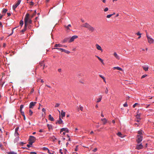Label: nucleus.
<instances>
[{"label":"nucleus","instance_id":"nucleus-35","mask_svg":"<svg viewBox=\"0 0 154 154\" xmlns=\"http://www.w3.org/2000/svg\"><path fill=\"white\" fill-rule=\"evenodd\" d=\"M27 3H29V4L30 5H34V3L32 1H31V2L27 1Z\"/></svg>","mask_w":154,"mask_h":154},{"label":"nucleus","instance_id":"nucleus-30","mask_svg":"<svg viewBox=\"0 0 154 154\" xmlns=\"http://www.w3.org/2000/svg\"><path fill=\"white\" fill-rule=\"evenodd\" d=\"M96 57H97L98 60H100L101 62H102L103 63V60L100 58L98 56H96Z\"/></svg>","mask_w":154,"mask_h":154},{"label":"nucleus","instance_id":"nucleus-28","mask_svg":"<svg viewBox=\"0 0 154 154\" xmlns=\"http://www.w3.org/2000/svg\"><path fill=\"white\" fill-rule=\"evenodd\" d=\"M63 46V45H61L60 44H56L54 46V47H62Z\"/></svg>","mask_w":154,"mask_h":154},{"label":"nucleus","instance_id":"nucleus-45","mask_svg":"<svg viewBox=\"0 0 154 154\" xmlns=\"http://www.w3.org/2000/svg\"><path fill=\"white\" fill-rule=\"evenodd\" d=\"M138 104L137 103H135L134 104L133 106V107L134 108L136 106L138 105Z\"/></svg>","mask_w":154,"mask_h":154},{"label":"nucleus","instance_id":"nucleus-36","mask_svg":"<svg viewBox=\"0 0 154 154\" xmlns=\"http://www.w3.org/2000/svg\"><path fill=\"white\" fill-rule=\"evenodd\" d=\"M114 14H115V13H114V14H111L108 15H107L106 16V17L107 18H110Z\"/></svg>","mask_w":154,"mask_h":154},{"label":"nucleus","instance_id":"nucleus-27","mask_svg":"<svg viewBox=\"0 0 154 154\" xmlns=\"http://www.w3.org/2000/svg\"><path fill=\"white\" fill-rule=\"evenodd\" d=\"M100 97L97 99V103H98L101 101L102 97V96L100 95Z\"/></svg>","mask_w":154,"mask_h":154},{"label":"nucleus","instance_id":"nucleus-57","mask_svg":"<svg viewBox=\"0 0 154 154\" xmlns=\"http://www.w3.org/2000/svg\"><path fill=\"white\" fill-rule=\"evenodd\" d=\"M97 150V148H95L94 150H93V151L94 152H96Z\"/></svg>","mask_w":154,"mask_h":154},{"label":"nucleus","instance_id":"nucleus-38","mask_svg":"<svg viewBox=\"0 0 154 154\" xmlns=\"http://www.w3.org/2000/svg\"><path fill=\"white\" fill-rule=\"evenodd\" d=\"M51 138L52 139V140L54 141L55 140H56V138L54 136H52V137H51Z\"/></svg>","mask_w":154,"mask_h":154},{"label":"nucleus","instance_id":"nucleus-6","mask_svg":"<svg viewBox=\"0 0 154 154\" xmlns=\"http://www.w3.org/2000/svg\"><path fill=\"white\" fill-rule=\"evenodd\" d=\"M147 39L148 42L150 44H152L154 42V39L150 37H148Z\"/></svg>","mask_w":154,"mask_h":154},{"label":"nucleus","instance_id":"nucleus-23","mask_svg":"<svg viewBox=\"0 0 154 154\" xmlns=\"http://www.w3.org/2000/svg\"><path fill=\"white\" fill-rule=\"evenodd\" d=\"M113 69H117L118 70H120V71H122V69L120 67H115L113 68Z\"/></svg>","mask_w":154,"mask_h":154},{"label":"nucleus","instance_id":"nucleus-47","mask_svg":"<svg viewBox=\"0 0 154 154\" xmlns=\"http://www.w3.org/2000/svg\"><path fill=\"white\" fill-rule=\"evenodd\" d=\"M147 75H146V74H145V75H143L142 77H141V79H143V78H144L145 77H146L147 76Z\"/></svg>","mask_w":154,"mask_h":154},{"label":"nucleus","instance_id":"nucleus-9","mask_svg":"<svg viewBox=\"0 0 154 154\" xmlns=\"http://www.w3.org/2000/svg\"><path fill=\"white\" fill-rule=\"evenodd\" d=\"M63 131H65L66 132L68 133L69 132V130L67 128H63L61 129L60 133H61V132Z\"/></svg>","mask_w":154,"mask_h":154},{"label":"nucleus","instance_id":"nucleus-50","mask_svg":"<svg viewBox=\"0 0 154 154\" xmlns=\"http://www.w3.org/2000/svg\"><path fill=\"white\" fill-rule=\"evenodd\" d=\"M20 2H21V0H18L17 1V4L19 5L20 4Z\"/></svg>","mask_w":154,"mask_h":154},{"label":"nucleus","instance_id":"nucleus-59","mask_svg":"<svg viewBox=\"0 0 154 154\" xmlns=\"http://www.w3.org/2000/svg\"><path fill=\"white\" fill-rule=\"evenodd\" d=\"M42 112H44L45 111V109L44 108H43L42 109Z\"/></svg>","mask_w":154,"mask_h":154},{"label":"nucleus","instance_id":"nucleus-41","mask_svg":"<svg viewBox=\"0 0 154 154\" xmlns=\"http://www.w3.org/2000/svg\"><path fill=\"white\" fill-rule=\"evenodd\" d=\"M34 142H33V141H30V140H29V144L30 145H32V144H33V143H34Z\"/></svg>","mask_w":154,"mask_h":154},{"label":"nucleus","instance_id":"nucleus-63","mask_svg":"<svg viewBox=\"0 0 154 154\" xmlns=\"http://www.w3.org/2000/svg\"><path fill=\"white\" fill-rule=\"evenodd\" d=\"M46 85V86L48 87V88H51V87L50 86L48 85Z\"/></svg>","mask_w":154,"mask_h":154},{"label":"nucleus","instance_id":"nucleus-61","mask_svg":"<svg viewBox=\"0 0 154 154\" xmlns=\"http://www.w3.org/2000/svg\"><path fill=\"white\" fill-rule=\"evenodd\" d=\"M7 15H8V16H10L11 15V13H7Z\"/></svg>","mask_w":154,"mask_h":154},{"label":"nucleus","instance_id":"nucleus-51","mask_svg":"<svg viewBox=\"0 0 154 154\" xmlns=\"http://www.w3.org/2000/svg\"><path fill=\"white\" fill-rule=\"evenodd\" d=\"M21 112V113L22 115L23 116H25L24 113V112L22 111V112Z\"/></svg>","mask_w":154,"mask_h":154},{"label":"nucleus","instance_id":"nucleus-44","mask_svg":"<svg viewBox=\"0 0 154 154\" xmlns=\"http://www.w3.org/2000/svg\"><path fill=\"white\" fill-rule=\"evenodd\" d=\"M138 134L139 135H141V134H142V131H139L138 132Z\"/></svg>","mask_w":154,"mask_h":154},{"label":"nucleus","instance_id":"nucleus-22","mask_svg":"<svg viewBox=\"0 0 154 154\" xmlns=\"http://www.w3.org/2000/svg\"><path fill=\"white\" fill-rule=\"evenodd\" d=\"M142 67L143 69L146 71H147L148 70L149 67L148 66H143Z\"/></svg>","mask_w":154,"mask_h":154},{"label":"nucleus","instance_id":"nucleus-14","mask_svg":"<svg viewBox=\"0 0 154 154\" xmlns=\"http://www.w3.org/2000/svg\"><path fill=\"white\" fill-rule=\"evenodd\" d=\"M101 121L102 122L103 125H105L107 122V120L105 118L101 119Z\"/></svg>","mask_w":154,"mask_h":154},{"label":"nucleus","instance_id":"nucleus-15","mask_svg":"<svg viewBox=\"0 0 154 154\" xmlns=\"http://www.w3.org/2000/svg\"><path fill=\"white\" fill-rule=\"evenodd\" d=\"M114 56L118 60H119L120 59V57L117 54L116 52H114L113 54Z\"/></svg>","mask_w":154,"mask_h":154},{"label":"nucleus","instance_id":"nucleus-18","mask_svg":"<svg viewBox=\"0 0 154 154\" xmlns=\"http://www.w3.org/2000/svg\"><path fill=\"white\" fill-rule=\"evenodd\" d=\"M65 114L66 113L65 112H63V110H61V115L62 119L63 117L65 116Z\"/></svg>","mask_w":154,"mask_h":154},{"label":"nucleus","instance_id":"nucleus-10","mask_svg":"<svg viewBox=\"0 0 154 154\" xmlns=\"http://www.w3.org/2000/svg\"><path fill=\"white\" fill-rule=\"evenodd\" d=\"M35 140V138L33 136H30L29 140H30L34 142Z\"/></svg>","mask_w":154,"mask_h":154},{"label":"nucleus","instance_id":"nucleus-53","mask_svg":"<svg viewBox=\"0 0 154 154\" xmlns=\"http://www.w3.org/2000/svg\"><path fill=\"white\" fill-rule=\"evenodd\" d=\"M123 106H124V107H127V106H128V104H127L126 103H124V104H123Z\"/></svg>","mask_w":154,"mask_h":154},{"label":"nucleus","instance_id":"nucleus-11","mask_svg":"<svg viewBox=\"0 0 154 154\" xmlns=\"http://www.w3.org/2000/svg\"><path fill=\"white\" fill-rule=\"evenodd\" d=\"M63 123V121L62 120L61 117L60 116L59 119L58 120H57V122H56V124L58 123L59 124H61Z\"/></svg>","mask_w":154,"mask_h":154},{"label":"nucleus","instance_id":"nucleus-1","mask_svg":"<svg viewBox=\"0 0 154 154\" xmlns=\"http://www.w3.org/2000/svg\"><path fill=\"white\" fill-rule=\"evenodd\" d=\"M29 14L28 13H27L25 16L24 18V25L25 26H27L28 24H31L32 23V20Z\"/></svg>","mask_w":154,"mask_h":154},{"label":"nucleus","instance_id":"nucleus-37","mask_svg":"<svg viewBox=\"0 0 154 154\" xmlns=\"http://www.w3.org/2000/svg\"><path fill=\"white\" fill-rule=\"evenodd\" d=\"M33 113V112H32V111L31 110V109H29V115L31 116L32 114Z\"/></svg>","mask_w":154,"mask_h":154},{"label":"nucleus","instance_id":"nucleus-32","mask_svg":"<svg viewBox=\"0 0 154 154\" xmlns=\"http://www.w3.org/2000/svg\"><path fill=\"white\" fill-rule=\"evenodd\" d=\"M36 10H35L34 11V13L30 17H31V18H32L36 14Z\"/></svg>","mask_w":154,"mask_h":154},{"label":"nucleus","instance_id":"nucleus-5","mask_svg":"<svg viewBox=\"0 0 154 154\" xmlns=\"http://www.w3.org/2000/svg\"><path fill=\"white\" fill-rule=\"evenodd\" d=\"M37 103V102H31L29 104V108H33V107Z\"/></svg>","mask_w":154,"mask_h":154},{"label":"nucleus","instance_id":"nucleus-55","mask_svg":"<svg viewBox=\"0 0 154 154\" xmlns=\"http://www.w3.org/2000/svg\"><path fill=\"white\" fill-rule=\"evenodd\" d=\"M80 109L82 111L83 110V108L82 106H80Z\"/></svg>","mask_w":154,"mask_h":154},{"label":"nucleus","instance_id":"nucleus-29","mask_svg":"<svg viewBox=\"0 0 154 154\" xmlns=\"http://www.w3.org/2000/svg\"><path fill=\"white\" fill-rule=\"evenodd\" d=\"M136 34H137V35H139V37L138 38V39L140 38L141 37V34L139 32H138L137 33H136Z\"/></svg>","mask_w":154,"mask_h":154},{"label":"nucleus","instance_id":"nucleus-24","mask_svg":"<svg viewBox=\"0 0 154 154\" xmlns=\"http://www.w3.org/2000/svg\"><path fill=\"white\" fill-rule=\"evenodd\" d=\"M69 38H65L63 41V43H64L66 42H67L68 41L69 42Z\"/></svg>","mask_w":154,"mask_h":154},{"label":"nucleus","instance_id":"nucleus-48","mask_svg":"<svg viewBox=\"0 0 154 154\" xmlns=\"http://www.w3.org/2000/svg\"><path fill=\"white\" fill-rule=\"evenodd\" d=\"M18 135H19V134L17 132H15V136H18Z\"/></svg>","mask_w":154,"mask_h":154},{"label":"nucleus","instance_id":"nucleus-49","mask_svg":"<svg viewBox=\"0 0 154 154\" xmlns=\"http://www.w3.org/2000/svg\"><path fill=\"white\" fill-rule=\"evenodd\" d=\"M108 10V8L107 7L106 8L104 9V11L105 12L107 11Z\"/></svg>","mask_w":154,"mask_h":154},{"label":"nucleus","instance_id":"nucleus-12","mask_svg":"<svg viewBox=\"0 0 154 154\" xmlns=\"http://www.w3.org/2000/svg\"><path fill=\"white\" fill-rule=\"evenodd\" d=\"M96 47L97 50L101 51L102 52L103 51V49L99 45L96 44Z\"/></svg>","mask_w":154,"mask_h":154},{"label":"nucleus","instance_id":"nucleus-26","mask_svg":"<svg viewBox=\"0 0 154 154\" xmlns=\"http://www.w3.org/2000/svg\"><path fill=\"white\" fill-rule=\"evenodd\" d=\"M117 135L120 137H123V136L122 133L120 132H119L117 134Z\"/></svg>","mask_w":154,"mask_h":154},{"label":"nucleus","instance_id":"nucleus-16","mask_svg":"<svg viewBox=\"0 0 154 154\" xmlns=\"http://www.w3.org/2000/svg\"><path fill=\"white\" fill-rule=\"evenodd\" d=\"M64 26L66 28V30L68 31V30H70V29H69V27H71V25L70 24H69V25H68L67 26Z\"/></svg>","mask_w":154,"mask_h":154},{"label":"nucleus","instance_id":"nucleus-13","mask_svg":"<svg viewBox=\"0 0 154 154\" xmlns=\"http://www.w3.org/2000/svg\"><path fill=\"white\" fill-rule=\"evenodd\" d=\"M90 25H89L88 23H84V24H83L82 25V26L83 27L88 28L89 27Z\"/></svg>","mask_w":154,"mask_h":154},{"label":"nucleus","instance_id":"nucleus-3","mask_svg":"<svg viewBox=\"0 0 154 154\" xmlns=\"http://www.w3.org/2000/svg\"><path fill=\"white\" fill-rule=\"evenodd\" d=\"M53 49H56L59 51H61V52H63L65 53H66L67 54H69L70 52V51H69L67 50H65V49H64L61 48H53Z\"/></svg>","mask_w":154,"mask_h":154},{"label":"nucleus","instance_id":"nucleus-56","mask_svg":"<svg viewBox=\"0 0 154 154\" xmlns=\"http://www.w3.org/2000/svg\"><path fill=\"white\" fill-rule=\"evenodd\" d=\"M99 76L101 78L103 79H104L105 78L102 75H100Z\"/></svg>","mask_w":154,"mask_h":154},{"label":"nucleus","instance_id":"nucleus-64","mask_svg":"<svg viewBox=\"0 0 154 154\" xmlns=\"http://www.w3.org/2000/svg\"><path fill=\"white\" fill-rule=\"evenodd\" d=\"M27 147H28L29 148L31 146L29 144H27Z\"/></svg>","mask_w":154,"mask_h":154},{"label":"nucleus","instance_id":"nucleus-19","mask_svg":"<svg viewBox=\"0 0 154 154\" xmlns=\"http://www.w3.org/2000/svg\"><path fill=\"white\" fill-rule=\"evenodd\" d=\"M40 65L41 66H43V69H44V68L45 67V65L44 63V61H42L39 63Z\"/></svg>","mask_w":154,"mask_h":154},{"label":"nucleus","instance_id":"nucleus-17","mask_svg":"<svg viewBox=\"0 0 154 154\" xmlns=\"http://www.w3.org/2000/svg\"><path fill=\"white\" fill-rule=\"evenodd\" d=\"M49 119L51 121H54V119L52 116H51V115H49L48 116Z\"/></svg>","mask_w":154,"mask_h":154},{"label":"nucleus","instance_id":"nucleus-60","mask_svg":"<svg viewBox=\"0 0 154 154\" xmlns=\"http://www.w3.org/2000/svg\"><path fill=\"white\" fill-rule=\"evenodd\" d=\"M41 106V104L40 103H39V106L38 108V109H40V106Z\"/></svg>","mask_w":154,"mask_h":154},{"label":"nucleus","instance_id":"nucleus-4","mask_svg":"<svg viewBox=\"0 0 154 154\" xmlns=\"http://www.w3.org/2000/svg\"><path fill=\"white\" fill-rule=\"evenodd\" d=\"M143 147V146L141 143L139 144H138L136 145V149H137L139 150L142 149Z\"/></svg>","mask_w":154,"mask_h":154},{"label":"nucleus","instance_id":"nucleus-7","mask_svg":"<svg viewBox=\"0 0 154 154\" xmlns=\"http://www.w3.org/2000/svg\"><path fill=\"white\" fill-rule=\"evenodd\" d=\"M78 36L77 35H74L72 36L69 40V42H73L75 39H76L78 38Z\"/></svg>","mask_w":154,"mask_h":154},{"label":"nucleus","instance_id":"nucleus-25","mask_svg":"<svg viewBox=\"0 0 154 154\" xmlns=\"http://www.w3.org/2000/svg\"><path fill=\"white\" fill-rule=\"evenodd\" d=\"M18 5L16 3L15 5H14L13 6V9L15 11L16 8L18 6Z\"/></svg>","mask_w":154,"mask_h":154},{"label":"nucleus","instance_id":"nucleus-31","mask_svg":"<svg viewBox=\"0 0 154 154\" xmlns=\"http://www.w3.org/2000/svg\"><path fill=\"white\" fill-rule=\"evenodd\" d=\"M8 11V10L6 9H3L2 11V13L3 14H5Z\"/></svg>","mask_w":154,"mask_h":154},{"label":"nucleus","instance_id":"nucleus-62","mask_svg":"<svg viewBox=\"0 0 154 154\" xmlns=\"http://www.w3.org/2000/svg\"><path fill=\"white\" fill-rule=\"evenodd\" d=\"M61 151H62V149H60L59 150V151H60V153L61 154H63V152H61Z\"/></svg>","mask_w":154,"mask_h":154},{"label":"nucleus","instance_id":"nucleus-40","mask_svg":"<svg viewBox=\"0 0 154 154\" xmlns=\"http://www.w3.org/2000/svg\"><path fill=\"white\" fill-rule=\"evenodd\" d=\"M8 154H17V153L14 152H8Z\"/></svg>","mask_w":154,"mask_h":154},{"label":"nucleus","instance_id":"nucleus-34","mask_svg":"<svg viewBox=\"0 0 154 154\" xmlns=\"http://www.w3.org/2000/svg\"><path fill=\"white\" fill-rule=\"evenodd\" d=\"M20 26H22L23 24V22L22 20L20 21Z\"/></svg>","mask_w":154,"mask_h":154},{"label":"nucleus","instance_id":"nucleus-20","mask_svg":"<svg viewBox=\"0 0 154 154\" xmlns=\"http://www.w3.org/2000/svg\"><path fill=\"white\" fill-rule=\"evenodd\" d=\"M47 126L49 131L52 129V126L51 125L47 124Z\"/></svg>","mask_w":154,"mask_h":154},{"label":"nucleus","instance_id":"nucleus-46","mask_svg":"<svg viewBox=\"0 0 154 154\" xmlns=\"http://www.w3.org/2000/svg\"><path fill=\"white\" fill-rule=\"evenodd\" d=\"M27 27H28V28L29 29L31 28L32 27V26L30 24H28L27 25Z\"/></svg>","mask_w":154,"mask_h":154},{"label":"nucleus","instance_id":"nucleus-58","mask_svg":"<svg viewBox=\"0 0 154 154\" xmlns=\"http://www.w3.org/2000/svg\"><path fill=\"white\" fill-rule=\"evenodd\" d=\"M108 89H107V88H106V90L105 91V93L106 94H107L108 92Z\"/></svg>","mask_w":154,"mask_h":154},{"label":"nucleus","instance_id":"nucleus-33","mask_svg":"<svg viewBox=\"0 0 154 154\" xmlns=\"http://www.w3.org/2000/svg\"><path fill=\"white\" fill-rule=\"evenodd\" d=\"M23 107V105H21L20 106V112H21L22 111V109Z\"/></svg>","mask_w":154,"mask_h":154},{"label":"nucleus","instance_id":"nucleus-54","mask_svg":"<svg viewBox=\"0 0 154 154\" xmlns=\"http://www.w3.org/2000/svg\"><path fill=\"white\" fill-rule=\"evenodd\" d=\"M18 129H19V127H16V128H15V132H17Z\"/></svg>","mask_w":154,"mask_h":154},{"label":"nucleus","instance_id":"nucleus-21","mask_svg":"<svg viewBox=\"0 0 154 154\" xmlns=\"http://www.w3.org/2000/svg\"><path fill=\"white\" fill-rule=\"evenodd\" d=\"M27 27V26H26V25L25 26V25H24V28L22 30L21 32H22L23 33L26 30Z\"/></svg>","mask_w":154,"mask_h":154},{"label":"nucleus","instance_id":"nucleus-2","mask_svg":"<svg viewBox=\"0 0 154 154\" xmlns=\"http://www.w3.org/2000/svg\"><path fill=\"white\" fill-rule=\"evenodd\" d=\"M143 137L141 135H138L137 137L136 141L137 144H139L142 141Z\"/></svg>","mask_w":154,"mask_h":154},{"label":"nucleus","instance_id":"nucleus-42","mask_svg":"<svg viewBox=\"0 0 154 154\" xmlns=\"http://www.w3.org/2000/svg\"><path fill=\"white\" fill-rule=\"evenodd\" d=\"M43 149L44 150H45V151L48 150H48H49L47 148L45 147H43Z\"/></svg>","mask_w":154,"mask_h":154},{"label":"nucleus","instance_id":"nucleus-8","mask_svg":"<svg viewBox=\"0 0 154 154\" xmlns=\"http://www.w3.org/2000/svg\"><path fill=\"white\" fill-rule=\"evenodd\" d=\"M88 29L89 31L91 32H94L95 30V29L90 25Z\"/></svg>","mask_w":154,"mask_h":154},{"label":"nucleus","instance_id":"nucleus-43","mask_svg":"<svg viewBox=\"0 0 154 154\" xmlns=\"http://www.w3.org/2000/svg\"><path fill=\"white\" fill-rule=\"evenodd\" d=\"M60 104L58 103H56L55 104V107H58L60 106Z\"/></svg>","mask_w":154,"mask_h":154},{"label":"nucleus","instance_id":"nucleus-39","mask_svg":"<svg viewBox=\"0 0 154 154\" xmlns=\"http://www.w3.org/2000/svg\"><path fill=\"white\" fill-rule=\"evenodd\" d=\"M48 152L50 154H54V152L53 151L51 152L49 150L48 151Z\"/></svg>","mask_w":154,"mask_h":154},{"label":"nucleus","instance_id":"nucleus-52","mask_svg":"<svg viewBox=\"0 0 154 154\" xmlns=\"http://www.w3.org/2000/svg\"><path fill=\"white\" fill-rule=\"evenodd\" d=\"M30 153V154H37L35 152H31Z\"/></svg>","mask_w":154,"mask_h":154}]
</instances>
